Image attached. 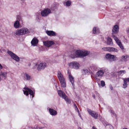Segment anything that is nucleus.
<instances>
[{"mask_svg":"<svg viewBox=\"0 0 129 129\" xmlns=\"http://www.w3.org/2000/svg\"><path fill=\"white\" fill-rule=\"evenodd\" d=\"M17 21H20L22 20L21 16L20 15H17Z\"/></svg>","mask_w":129,"mask_h":129,"instance_id":"f704fd0d","label":"nucleus"},{"mask_svg":"<svg viewBox=\"0 0 129 129\" xmlns=\"http://www.w3.org/2000/svg\"><path fill=\"white\" fill-rule=\"evenodd\" d=\"M109 111L110 112V113L111 114V115L112 116H114L115 118L116 117V114L112 109H110L109 110Z\"/></svg>","mask_w":129,"mask_h":129,"instance_id":"7c9ffc66","label":"nucleus"},{"mask_svg":"<svg viewBox=\"0 0 129 129\" xmlns=\"http://www.w3.org/2000/svg\"><path fill=\"white\" fill-rule=\"evenodd\" d=\"M121 58L124 61H126L129 60V56L125 55L122 56Z\"/></svg>","mask_w":129,"mask_h":129,"instance_id":"393cba45","label":"nucleus"},{"mask_svg":"<svg viewBox=\"0 0 129 129\" xmlns=\"http://www.w3.org/2000/svg\"><path fill=\"white\" fill-rule=\"evenodd\" d=\"M79 116L81 118H82V117H81V115H80V114H79Z\"/></svg>","mask_w":129,"mask_h":129,"instance_id":"864d4df0","label":"nucleus"},{"mask_svg":"<svg viewBox=\"0 0 129 129\" xmlns=\"http://www.w3.org/2000/svg\"><path fill=\"white\" fill-rule=\"evenodd\" d=\"M3 67L1 65V64L0 63V69H2Z\"/></svg>","mask_w":129,"mask_h":129,"instance_id":"a18cd8bd","label":"nucleus"},{"mask_svg":"<svg viewBox=\"0 0 129 129\" xmlns=\"http://www.w3.org/2000/svg\"><path fill=\"white\" fill-rule=\"evenodd\" d=\"M43 128H44V127H39V129H43Z\"/></svg>","mask_w":129,"mask_h":129,"instance_id":"603ef678","label":"nucleus"},{"mask_svg":"<svg viewBox=\"0 0 129 129\" xmlns=\"http://www.w3.org/2000/svg\"><path fill=\"white\" fill-rule=\"evenodd\" d=\"M73 58L75 57V56L74 57H73Z\"/></svg>","mask_w":129,"mask_h":129,"instance_id":"680f3d73","label":"nucleus"},{"mask_svg":"<svg viewBox=\"0 0 129 129\" xmlns=\"http://www.w3.org/2000/svg\"><path fill=\"white\" fill-rule=\"evenodd\" d=\"M14 26L16 28H18L19 26V21H16L14 23Z\"/></svg>","mask_w":129,"mask_h":129,"instance_id":"c85d7f7f","label":"nucleus"},{"mask_svg":"<svg viewBox=\"0 0 129 129\" xmlns=\"http://www.w3.org/2000/svg\"><path fill=\"white\" fill-rule=\"evenodd\" d=\"M34 128H35V129H37V128H34Z\"/></svg>","mask_w":129,"mask_h":129,"instance_id":"13d9d810","label":"nucleus"},{"mask_svg":"<svg viewBox=\"0 0 129 129\" xmlns=\"http://www.w3.org/2000/svg\"><path fill=\"white\" fill-rule=\"evenodd\" d=\"M59 79L61 83L62 86L63 87H66V84L64 78H62L61 79Z\"/></svg>","mask_w":129,"mask_h":129,"instance_id":"2eb2a0df","label":"nucleus"},{"mask_svg":"<svg viewBox=\"0 0 129 129\" xmlns=\"http://www.w3.org/2000/svg\"><path fill=\"white\" fill-rule=\"evenodd\" d=\"M109 87L111 90H113V88L111 85H110L109 86Z\"/></svg>","mask_w":129,"mask_h":129,"instance_id":"37998d69","label":"nucleus"},{"mask_svg":"<svg viewBox=\"0 0 129 129\" xmlns=\"http://www.w3.org/2000/svg\"><path fill=\"white\" fill-rule=\"evenodd\" d=\"M7 53L13 59L15 60L17 62L19 61L20 60L19 58L16 54L9 51H8Z\"/></svg>","mask_w":129,"mask_h":129,"instance_id":"7ed1b4c3","label":"nucleus"},{"mask_svg":"<svg viewBox=\"0 0 129 129\" xmlns=\"http://www.w3.org/2000/svg\"><path fill=\"white\" fill-rule=\"evenodd\" d=\"M78 129H81V128L80 127H79L78 128Z\"/></svg>","mask_w":129,"mask_h":129,"instance_id":"6e6d98bb","label":"nucleus"},{"mask_svg":"<svg viewBox=\"0 0 129 129\" xmlns=\"http://www.w3.org/2000/svg\"><path fill=\"white\" fill-rule=\"evenodd\" d=\"M123 81H125L127 83V82H129V78H123Z\"/></svg>","mask_w":129,"mask_h":129,"instance_id":"a19ab883","label":"nucleus"},{"mask_svg":"<svg viewBox=\"0 0 129 129\" xmlns=\"http://www.w3.org/2000/svg\"><path fill=\"white\" fill-rule=\"evenodd\" d=\"M38 42V40L36 38H34L33 39L31 42V45L33 46H36Z\"/></svg>","mask_w":129,"mask_h":129,"instance_id":"f8f14e48","label":"nucleus"},{"mask_svg":"<svg viewBox=\"0 0 129 129\" xmlns=\"http://www.w3.org/2000/svg\"><path fill=\"white\" fill-rule=\"evenodd\" d=\"M44 45L45 46L50 47L55 44V43L51 41H47L43 42Z\"/></svg>","mask_w":129,"mask_h":129,"instance_id":"9d476101","label":"nucleus"},{"mask_svg":"<svg viewBox=\"0 0 129 129\" xmlns=\"http://www.w3.org/2000/svg\"><path fill=\"white\" fill-rule=\"evenodd\" d=\"M92 32L93 34H95L96 32H99V30L98 28H96L94 27L93 29Z\"/></svg>","mask_w":129,"mask_h":129,"instance_id":"c756f323","label":"nucleus"},{"mask_svg":"<svg viewBox=\"0 0 129 129\" xmlns=\"http://www.w3.org/2000/svg\"><path fill=\"white\" fill-rule=\"evenodd\" d=\"M111 54H107L106 55V58L108 59L109 60L110 58V56Z\"/></svg>","mask_w":129,"mask_h":129,"instance_id":"e433bc0d","label":"nucleus"},{"mask_svg":"<svg viewBox=\"0 0 129 129\" xmlns=\"http://www.w3.org/2000/svg\"><path fill=\"white\" fill-rule=\"evenodd\" d=\"M62 98L64 99L65 101L69 104L71 103V102L70 100L68 99V96L66 95Z\"/></svg>","mask_w":129,"mask_h":129,"instance_id":"a878e982","label":"nucleus"},{"mask_svg":"<svg viewBox=\"0 0 129 129\" xmlns=\"http://www.w3.org/2000/svg\"><path fill=\"white\" fill-rule=\"evenodd\" d=\"M70 66L73 69H78L79 68L80 65L76 61H74L71 62L70 63Z\"/></svg>","mask_w":129,"mask_h":129,"instance_id":"0eeeda50","label":"nucleus"},{"mask_svg":"<svg viewBox=\"0 0 129 129\" xmlns=\"http://www.w3.org/2000/svg\"><path fill=\"white\" fill-rule=\"evenodd\" d=\"M126 72L125 70L118 71L117 73H118L119 75L122 76L124 74H125Z\"/></svg>","mask_w":129,"mask_h":129,"instance_id":"bb28decb","label":"nucleus"},{"mask_svg":"<svg viewBox=\"0 0 129 129\" xmlns=\"http://www.w3.org/2000/svg\"><path fill=\"white\" fill-rule=\"evenodd\" d=\"M24 78L25 80H30L31 79V76L27 73H25L24 74Z\"/></svg>","mask_w":129,"mask_h":129,"instance_id":"6ab92c4d","label":"nucleus"},{"mask_svg":"<svg viewBox=\"0 0 129 129\" xmlns=\"http://www.w3.org/2000/svg\"><path fill=\"white\" fill-rule=\"evenodd\" d=\"M7 73L6 72H1L0 73V75L2 77L4 78L5 79L7 77Z\"/></svg>","mask_w":129,"mask_h":129,"instance_id":"5701e85b","label":"nucleus"},{"mask_svg":"<svg viewBox=\"0 0 129 129\" xmlns=\"http://www.w3.org/2000/svg\"><path fill=\"white\" fill-rule=\"evenodd\" d=\"M112 37L114 38V40L117 43V44L119 47L120 48L122 49H124L123 47L122 44L121 43L120 41L119 40L118 38H117L115 36L113 35Z\"/></svg>","mask_w":129,"mask_h":129,"instance_id":"6e6552de","label":"nucleus"},{"mask_svg":"<svg viewBox=\"0 0 129 129\" xmlns=\"http://www.w3.org/2000/svg\"><path fill=\"white\" fill-rule=\"evenodd\" d=\"M92 97H93V98L95 99V95H94V94L93 95H92Z\"/></svg>","mask_w":129,"mask_h":129,"instance_id":"09e8293b","label":"nucleus"},{"mask_svg":"<svg viewBox=\"0 0 129 129\" xmlns=\"http://www.w3.org/2000/svg\"><path fill=\"white\" fill-rule=\"evenodd\" d=\"M88 71L86 69H84L82 70V73L83 74H86L88 73Z\"/></svg>","mask_w":129,"mask_h":129,"instance_id":"72a5a7b5","label":"nucleus"},{"mask_svg":"<svg viewBox=\"0 0 129 129\" xmlns=\"http://www.w3.org/2000/svg\"><path fill=\"white\" fill-rule=\"evenodd\" d=\"M71 4V2L70 1H68L66 3V5L67 6H70Z\"/></svg>","mask_w":129,"mask_h":129,"instance_id":"ea45409f","label":"nucleus"},{"mask_svg":"<svg viewBox=\"0 0 129 129\" xmlns=\"http://www.w3.org/2000/svg\"><path fill=\"white\" fill-rule=\"evenodd\" d=\"M30 33L28 29L26 27H23L18 29L16 31L15 34L17 36H20L27 34Z\"/></svg>","mask_w":129,"mask_h":129,"instance_id":"f257e3e1","label":"nucleus"},{"mask_svg":"<svg viewBox=\"0 0 129 129\" xmlns=\"http://www.w3.org/2000/svg\"><path fill=\"white\" fill-rule=\"evenodd\" d=\"M57 77L59 79H61V78H64L62 74H61V73L60 71H58L57 72Z\"/></svg>","mask_w":129,"mask_h":129,"instance_id":"cd10ccee","label":"nucleus"},{"mask_svg":"<svg viewBox=\"0 0 129 129\" xmlns=\"http://www.w3.org/2000/svg\"><path fill=\"white\" fill-rule=\"evenodd\" d=\"M87 110L89 114L92 117L95 119L98 118V114L96 112L94 111H92L88 108H87Z\"/></svg>","mask_w":129,"mask_h":129,"instance_id":"20e7f679","label":"nucleus"},{"mask_svg":"<svg viewBox=\"0 0 129 129\" xmlns=\"http://www.w3.org/2000/svg\"><path fill=\"white\" fill-rule=\"evenodd\" d=\"M92 129H97L94 126H93L92 128Z\"/></svg>","mask_w":129,"mask_h":129,"instance_id":"de8ad7c7","label":"nucleus"},{"mask_svg":"<svg viewBox=\"0 0 129 129\" xmlns=\"http://www.w3.org/2000/svg\"><path fill=\"white\" fill-rule=\"evenodd\" d=\"M51 13V10L49 8L45 9L41 12V15L43 17L47 16Z\"/></svg>","mask_w":129,"mask_h":129,"instance_id":"423d86ee","label":"nucleus"},{"mask_svg":"<svg viewBox=\"0 0 129 129\" xmlns=\"http://www.w3.org/2000/svg\"><path fill=\"white\" fill-rule=\"evenodd\" d=\"M98 84H99V85H100V84L99 83H98Z\"/></svg>","mask_w":129,"mask_h":129,"instance_id":"052dcab7","label":"nucleus"},{"mask_svg":"<svg viewBox=\"0 0 129 129\" xmlns=\"http://www.w3.org/2000/svg\"><path fill=\"white\" fill-rule=\"evenodd\" d=\"M115 57L114 56L112 55L111 56V60H112L113 61H114L115 60Z\"/></svg>","mask_w":129,"mask_h":129,"instance_id":"79ce46f5","label":"nucleus"},{"mask_svg":"<svg viewBox=\"0 0 129 129\" xmlns=\"http://www.w3.org/2000/svg\"><path fill=\"white\" fill-rule=\"evenodd\" d=\"M128 69H129V68H128Z\"/></svg>","mask_w":129,"mask_h":129,"instance_id":"e2e57ef3","label":"nucleus"},{"mask_svg":"<svg viewBox=\"0 0 129 129\" xmlns=\"http://www.w3.org/2000/svg\"><path fill=\"white\" fill-rule=\"evenodd\" d=\"M125 8L126 9H128L129 8V7H127V8L126 7H125Z\"/></svg>","mask_w":129,"mask_h":129,"instance_id":"5fc2aeb1","label":"nucleus"},{"mask_svg":"<svg viewBox=\"0 0 129 129\" xmlns=\"http://www.w3.org/2000/svg\"><path fill=\"white\" fill-rule=\"evenodd\" d=\"M101 86L102 87H104L105 85V82L103 80L101 81Z\"/></svg>","mask_w":129,"mask_h":129,"instance_id":"c9c22d12","label":"nucleus"},{"mask_svg":"<svg viewBox=\"0 0 129 129\" xmlns=\"http://www.w3.org/2000/svg\"><path fill=\"white\" fill-rule=\"evenodd\" d=\"M74 106L75 107V108H76V109H78V108L76 105V104H74Z\"/></svg>","mask_w":129,"mask_h":129,"instance_id":"c03bdc74","label":"nucleus"},{"mask_svg":"<svg viewBox=\"0 0 129 129\" xmlns=\"http://www.w3.org/2000/svg\"><path fill=\"white\" fill-rule=\"evenodd\" d=\"M112 55H111L110 56V59H109V60H110V61H111V56H112Z\"/></svg>","mask_w":129,"mask_h":129,"instance_id":"8fccbe9b","label":"nucleus"},{"mask_svg":"<svg viewBox=\"0 0 129 129\" xmlns=\"http://www.w3.org/2000/svg\"><path fill=\"white\" fill-rule=\"evenodd\" d=\"M97 68L98 67L96 65L92 64L90 66L89 69L90 71H96Z\"/></svg>","mask_w":129,"mask_h":129,"instance_id":"f3484780","label":"nucleus"},{"mask_svg":"<svg viewBox=\"0 0 129 129\" xmlns=\"http://www.w3.org/2000/svg\"><path fill=\"white\" fill-rule=\"evenodd\" d=\"M37 66V64H36V66Z\"/></svg>","mask_w":129,"mask_h":129,"instance_id":"bf43d9fd","label":"nucleus"},{"mask_svg":"<svg viewBox=\"0 0 129 129\" xmlns=\"http://www.w3.org/2000/svg\"><path fill=\"white\" fill-rule=\"evenodd\" d=\"M127 32L128 33V34L129 35V28H128L127 30Z\"/></svg>","mask_w":129,"mask_h":129,"instance_id":"49530a36","label":"nucleus"},{"mask_svg":"<svg viewBox=\"0 0 129 129\" xmlns=\"http://www.w3.org/2000/svg\"><path fill=\"white\" fill-rule=\"evenodd\" d=\"M69 77L70 81L72 84V85L74 87L75 85L74 84V77L72 76L70 73H69Z\"/></svg>","mask_w":129,"mask_h":129,"instance_id":"4468645a","label":"nucleus"},{"mask_svg":"<svg viewBox=\"0 0 129 129\" xmlns=\"http://www.w3.org/2000/svg\"><path fill=\"white\" fill-rule=\"evenodd\" d=\"M58 4L57 3H54L53 5V7L54 9H56L58 7Z\"/></svg>","mask_w":129,"mask_h":129,"instance_id":"2f4dec72","label":"nucleus"},{"mask_svg":"<svg viewBox=\"0 0 129 129\" xmlns=\"http://www.w3.org/2000/svg\"><path fill=\"white\" fill-rule=\"evenodd\" d=\"M77 112L78 113V114H80L79 111L78 109H77Z\"/></svg>","mask_w":129,"mask_h":129,"instance_id":"3c124183","label":"nucleus"},{"mask_svg":"<svg viewBox=\"0 0 129 129\" xmlns=\"http://www.w3.org/2000/svg\"><path fill=\"white\" fill-rule=\"evenodd\" d=\"M118 51V50L117 49L115 48H114L109 47V52H117Z\"/></svg>","mask_w":129,"mask_h":129,"instance_id":"aec40b11","label":"nucleus"},{"mask_svg":"<svg viewBox=\"0 0 129 129\" xmlns=\"http://www.w3.org/2000/svg\"><path fill=\"white\" fill-rule=\"evenodd\" d=\"M38 66L37 69L39 71L43 70L47 67V65L45 63H40Z\"/></svg>","mask_w":129,"mask_h":129,"instance_id":"1a4fd4ad","label":"nucleus"},{"mask_svg":"<svg viewBox=\"0 0 129 129\" xmlns=\"http://www.w3.org/2000/svg\"><path fill=\"white\" fill-rule=\"evenodd\" d=\"M119 30V27L117 25H115L114 26L113 29L112 30V34H115L117 33Z\"/></svg>","mask_w":129,"mask_h":129,"instance_id":"9b49d317","label":"nucleus"},{"mask_svg":"<svg viewBox=\"0 0 129 129\" xmlns=\"http://www.w3.org/2000/svg\"><path fill=\"white\" fill-rule=\"evenodd\" d=\"M127 83L125 81H123V88H126L127 87Z\"/></svg>","mask_w":129,"mask_h":129,"instance_id":"473e14b6","label":"nucleus"},{"mask_svg":"<svg viewBox=\"0 0 129 129\" xmlns=\"http://www.w3.org/2000/svg\"><path fill=\"white\" fill-rule=\"evenodd\" d=\"M49 111L50 114L52 115L55 116L57 114V111L53 109L49 108Z\"/></svg>","mask_w":129,"mask_h":129,"instance_id":"a211bd4d","label":"nucleus"},{"mask_svg":"<svg viewBox=\"0 0 129 129\" xmlns=\"http://www.w3.org/2000/svg\"><path fill=\"white\" fill-rule=\"evenodd\" d=\"M111 54H107L106 55V58L108 59L109 60L110 58V56Z\"/></svg>","mask_w":129,"mask_h":129,"instance_id":"4c0bfd02","label":"nucleus"},{"mask_svg":"<svg viewBox=\"0 0 129 129\" xmlns=\"http://www.w3.org/2000/svg\"><path fill=\"white\" fill-rule=\"evenodd\" d=\"M109 47H104L102 48V49L104 51H109Z\"/></svg>","mask_w":129,"mask_h":129,"instance_id":"58836bf2","label":"nucleus"},{"mask_svg":"<svg viewBox=\"0 0 129 129\" xmlns=\"http://www.w3.org/2000/svg\"><path fill=\"white\" fill-rule=\"evenodd\" d=\"M107 69L106 68H101L96 73V75L98 77H102L103 76L104 73L107 72Z\"/></svg>","mask_w":129,"mask_h":129,"instance_id":"f03ea898","label":"nucleus"},{"mask_svg":"<svg viewBox=\"0 0 129 129\" xmlns=\"http://www.w3.org/2000/svg\"><path fill=\"white\" fill-rule=\"evenodd\" d=\"M82 56H85L87 55L89 53V52L87 51L83 50L82 53Z\"/></svg>","mask_w":129,"mask_h":129,"instance_id":"b1692460","label":"nucleus"},{"mask_svg":"<svg viewBox=\"0 0 129 129\" xmlns=\"http://www.w3.org/2000/svg\"><path fill=\"white\" fill-rule=\"evenodd\" d=\"M82 51L80 50H78L76 51L75 53L76 55L79 56H82Z\"/></svg>","mask_w":129,"mask_h":129,"instance_id":"4be33fe9","label":"nucleus"},{"mask_svg":"<svg viewBox=\"0 0 129 129\" xmlns=\"http://www.w3.org/2000/svg\"><path fill=\"white\" fill-rule=\"evenodd\" d=\"M122 129H128L126 128H124Z\"/></svg>","mask_w":129,"mask_h":129,"instance_id":"4d7b16f0","label":"nucleus"},{"mask_svg":"<svg viewBox=\"0 0 129 129\" xmlns=\"http://www.w3.org/2000/svg\"><path fill=\"white\" fill-rule=\"evenodd\" d=\"M24 89L25 90H27L24 91L23 90V91L24 92V94L26 95V96L28 95V92H29V94L31 96H32V98H33L34 96L33 94H34V92L33 90H31L30 89L27 87H25L24 88Z\"/></svg>","mask_w":129,"mask_h":129,"instance_id":"39448f33","label":"nucleus"},{"mask_svg":"<svg viewBox=\"0 0 129 129\" xmlns=\"http://www.w3.org/2000/svg\"><path fill=\"white\" fill-rule=\"evenodd\" d=\"M46 33L50 36H55L56 35L55 32L52 30H47L46 31Z\"/></svg>","mask_w":129,"mask_h":129,"instance_id":"ddd939ff","label":"nucleus"},{"mask_svg":"<svg viewBox=\"0 0 129 129\" xmlns=\"http://www.w3.org/2000/svg\"><path fill=\"white\" fill-rule=\"evenodd\" d=\"M107 44L110 46L113 45V43L112 39L109 37H108L107 42Z\"/></svg>","mask_w":129,"mask_h":129,"instance_id":"dca6fc26","label":"nucleus"},{"mask_svg":"<svg viewBox=\"0 0 129 129\" xmlns=\"http://www.w3.org/2000/svg\"><path fill=\"white\" fill-rule=\"evenodd\" d=\"M58 94L59 96L63 98L66 94L61 90H59L58 91Z\"/></svg>","mask_w":129,"mask_h":129,"instance_id":"412c9836","label":"nucleus"}]
</instances>
